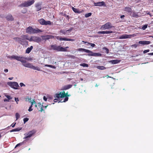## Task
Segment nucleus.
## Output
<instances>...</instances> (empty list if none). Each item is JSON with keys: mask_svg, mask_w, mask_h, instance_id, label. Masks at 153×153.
Instances as JSON below:
<instances>
[{"mask_svg": "<svg viewBox=\"0 0 153 153\" xmlns=\"http://www.w3.org/2000/svg\"><path fill=\"white\" fill-rule=\"evenodd\" d=\"M9 58L10 59H15L17 61L23 63L22 64L23 65L26 67L32 68L33 65H32L31 64L28 62L26 63L25 60L27 59V58L26 57L20 56H17L12 55L9 56Z\"/></svg>", "mask_w": 153, "mask_h": 153, "instance_id": "1", "label": "nucleus"}, {"mask_svg": "<svg viewBox=\"0 0 153 153\" xmlns=\"http://www.w3.org/2000/svg\"><path fill=\"white\" fill-rule=\"evenodd\" d=\"M69 47L68 46L63 48L60 45L58 46L56 45H52L51 46L50 50L57 51L66 52L67 51V49Z\"/></svg>", "mask_w": 153, "mask_h": 153, "instance_id": "2", "label": "nucleus"}, {"mask_svg": "<svg viewBox=\"0 0 153 153\" xmlns=\"http://www.w3.org/2000/svg\"><path fill=\"white\" fill-rule=\"evenodd\" d=\"M77 50L79 51H82L85 52L89 53L88 54V56H102V54L100 53H94L91 51L82 48H78L77 49Z\"/></svg>", "mask_w": 153, "mask_h": 153, "instance_id": "3", "label": "nucleus"}, {"mask_svg": "<svg viewBox=\"0 0 153 153\" xmlns=\"http://www.w3.org/2000/svg\"><path fill=\"white\" fill-rule=\"evenodd\" d=\"M42 32V31L38 28H33L31 26H29L26 29V32L30 34L37 33Z\"/></svg>", "mask_w": 153, "mask_h": 153, "instance_id": "4", "label": "nucleus"}, {"mask_svg": "<svg viewBox=\"0 0 153 153\" xmlns=\"http://www.w3.org/2000/svg\"><path fill=\"white\" fill-rule=\"evenodd\" d=\"M35 2L34 0H29L25 1L21 4L19 5V7H27L30 6Z\"/></svg>", "mask_w": 153, "mask_h": 153, "instance_id": "5", "label": "nucleus"}, {"mask_svg": "<svg viewBox=\"0 0 153 153\" xmlns=\"http://www.w3.org/2000/svg\"><path fill=\"white\" fill-rule=\"evenodd\" d=\"M36 131L35 130L33 129L30 131H29L28 133L25 134L24 135L25 136V137H24L23 139H26L28 138L31 137L36 133Z\"/></svg>", "mask_w": 153, "mask_h": 153, "instance_id": "6", "label": "nucleus"}, {"mask_svg": "<svg viewBox=\"0 0 153 153\" xmlns=\"http://www.w3.org/2000/svg\"><path fill=\"white\" fill-rule=\"evenodd\" d=\"M112 27H114V26H112L111 23L110 22H108L104 25H102L100 28V29L102 30H105L109 29Z\"/></svg>", "mask_w": 153, "mask_h": 153, "instance_id": "7", "label": "nucleus"}, {"mask_svg": "<svg viewBox=\"0 0 153 153\" xmlns=\"http://www.w3.org/2000/svg\"><path fill=\"white\" fill-rule=\"evenodd\" d=\"M29 41L30 42L33 41L35 42L39 43L42 41V39L40 38L39 37L32 36L29 39Z\"/></svg>", "mask_w": 153, "mask_h": 153, "instance_id": "8", "label": "nucleus"}, {"mask_svg": "<svg viewBox=\"0 0 153 153\" xmlns=\"http://www.w3.org/2000/svg\"><path fill=\"white\" fill-rule=\"evenodd\" d=\"M8 85L11 88L15 89H18V87L19 86L18 83L15 82H8Z\"/></svg>", "mask_w": 153, "mask_h": 153, "instance_id": "9", "label": "nucleus"}, {"mask_svg": "<svg viewBox=\"0 0 153 153\" xmlns=\"http://www.w3.org/2000/svg\"><path fill=\"white\" fill-rule=\"evenodd\" d=\"M55 38L57 39H59L60 41H73L74 40V39H68L65 37H60L59 36H55Z\"/></svg>", "mask_w": 153, "mask_h": 153, "instance_id": "10", "label": "nucleus"}, {"mask_svg": "<svg viewBox=\"0 0 153 153\" xmlns=\"http://www.w3.org/2000/svg\"><path fill=\"white\" fill-rule=\"evenodd\" d=\"M13 39L22 45H24L25 44V42L24 41V39H22V38L15 37Z\"/></svg>", "mask_w": 153, "mask_h": 153, "instance_id": "11", "label": "nucleus"}, {"mask_svg": "<svg viewBox=\"0 0 153 153\" xmlns=\"http://www.w3.org/2000/svg\"><path fill=\"white\" fill-rule=\"evenodd\" d=\"M132 37V35H128L126 34H123L120 36L119 39H126L128 38H131Z\"/></svg>", "mask_w": 153, "mask_h": 153, "instance_id": "12", "label": "nucleus"}, {"mask_svg": "<svg viewBox=\"0 0 153 153\" xmlns=\"http://www.w3.org/2000/svg\"><path fill=\"white\" fill-rule=\"evenodd\" d=\"M62 94H63L64 96H65V99H64L63 101L61 102H65L67 101L68 99V96H69V95H68V93H65V92L64 91L63 92H62Z\"/></svg>", "mask_w": 153, "mask_h": 153, "instance_id": "13", "label": "nucleus"}, {"mask_svg": "<svg viewBox=\"0 0 153 153\" xmlns=\"http://www.w3.org/2000/svg\"><path fill=\"white\" fill-rule=\"evenodd\" d=\"M41 5L42 4L40 3H38L35 4V7L36 8V11H39L41 9Z\"/></svg>", "mask_w": 153, "mask_h": 153, "instance_id": "14", "label": "nucleus"}, {"mask_svg": "<svg viewBox=\"0 0 153 153\" xmlns=\"http://www.w3.org/2000/svg\"><path fill=\"white\" fill-rule=\"evenodd\" d=\"M151 42L149 41H140L138 42V44L143 45H148L150 44Z\"/></svg>", "mask_w": 153, "mask_h": 153, "instance_id": "15", "label": "nucleus"}, {"mask_svg": "<svg viewBox=\"0 0 153 153\" xmlns=\"http://www.w3.org/2000/svg\"><path fill=\"white\" fill-rule=\"evenodd\" d=\"M43 105H41V103H38V107L37 108L39 110V111L42 112L44 111L43 109Z\"/></svg>", "mask_w": 153, "mask_h": 153, "instance_id": "16", "label": "nucleus"}, {"mask_svg": "<svg viewBox=\"0 0 153 153\" xmlns=\"http://www.w3.org/2000/svg\"><path fill=\"white\" fill-rule=\"evenodd\" d=\"M56 97H56L59 99V98H63L65 97V96L63 94H62V92H60L59 94H56Z\"/></svg>", "mask_w": 153, "mask_h": 153, "instance_id": "17", "label": "nucleus"}, {"mask_svg": "<svg viewBox=\"0 0 153 153\" xmlns=\"http://www.w3.org/2000/svg\"><path fill=\"white\" fill-rule=\"evenodd\" d=\"M94 5L96 6H105V2L103 1H101V2H99L97 3H95Z\"/></svg>", "mask_w": 153, "mask_h": 153, "instance_id": "18", "label": "nucleus"}, {"mask_svg": "<svg viewBox=\"0 0 153 153\" xmlns=\"http://www.w3.org/2000/svg\"><path fill=\"white\" fill-rule=\"evenodd\" d=\"M7 20L8 21H12L14 20V18L12 16L11 14L7 15L6 17Z\"/></svg>", "mask_w": 153, "mask_h": 153, "instance_id": "19", "label": "nucleus"}, {"mask_svg": "<svg viewBox=\"0 0 153 153\" xmlns=\"http://www.w3.org/2000/svg\"><path fill=\"white\" fill-rule=\"evenodd\" d=\"M113 33V32L111 31H99L98 32L99 34H109Z\"/></svg>", "mask_w": 153, "mask_h": 153, "instance_id": "20", "label": "nucleus"}, {"mask_svg": "<svg viewBox=\"0 0 153 153\" xmlns=\"http://www.w3.org/2000/svg\"><path fill=\"white\" fill-rule=\"evenodd\" d=\"M131 7H125L124 11H125L128 13H130L131 12Z\"/></svg>", "mask_w": 153, "mask_h": 153, "instance_id": "21", "label": "nucleus"}, {"mask_svg": "<svg viewBox=\"0 0 153 153\" xmlns=\"http://www.w3.org/2000/svg\"><path fill=\"white\" fill-rule=\"evenodd\" d=\"M72 86V85H65L63 87V90H66L71 88Z\"/></svg>", "mask_w": 153, "mask_h": 153, "instance_id": "22", "label": "nucleus"}, {"mask_svg": "<svg viewBox=\"0 0 153 153\" xmlns=\"http://www.w3.org/2000/svg\"><path fill=\"white\" fill-rule=\"evenodd\" d=\"M130 15L131 16L136 18H137L139 16L135 12H131Z\"/></svg>", "mask_w": 153, "mask_h": 153, "instance_id": "23", "label": "nucleus"}, {"mask_svg": "<svg viewBox=\"0 0 153 153\" xmlns=\"http://www.w3.org/2000/svg\"><path fill=\"white\" fill-rule=\"evenodd\" d=\"M33 47L32 46H30V48H28L26 50V53H29L30 52L31 50L33 49Z\"/></svg>", "mask_w": 153, "mask_h": 153, "instance_id": "24", "label": "nucleus"}, {"mask_svg": "<svg viewBox=\"0 0 153 153\" xmlns=\"http://www.w3.org/2000/svg\"><path fill=\"white\" fill-rule=\"evenodd\" d=\"M72 9L73 11L75 13H81V12L79 11L78 9L75 8L73 7H72Z\"/></svg>", "mask_w": 153, "mask_h": 153, "instance_id": "25", "label": "nucleus"}, {"mask_svg": "<svg viewBox=\"0 0 153 153\" xmlns=\"http://www.w3.org/2000/svg\"><path fill=\"white\" fill-rule=\"evenodd\" d=\"M38 21L41 25H45V20L44 19H41L39 20Z\"/></svg>", "mask_w": 153, "mask_h": 153, "instance_id": "26", "label": "nucleus"}, {"mask_svg": "<svg viewBox=\"0 0 153 153\" xmlns=\"http://www.w3.org/2000/svg\"><path fill=\"white\" fill-rule=\"evenodd\" d=\"M21 38L24 39V41L25 42V40L27 39L29 41V39L28 38V36L26 35H22L21 36Z\"/></svg>", "mask_w": 153, "mask_h": 153, "instance_id": "27", "label": "nucleus"}, {"mask_svg": "<svg viewBox=\"0 0 153 153\" xmlns=\"http://www.w3.org/2000/svg\"><path fill=\"white\" fill-rule=\"evenodd\" d=\"M22 128H16L13 129L10 131V132H12L14 131H18L22 129Z\"/></svg>", "mask_w": 153, "mask_h": 153, "instance_id": "28", "label": "nucleus"}, {"mask_svg": "<svg viewBox=\"0 0 153 153\" xmlns=\"http://www.w3.org/2000/svg\"><path fill=\"white\" fill-rule=\"evenodd\" d=\"M97 68L98 69L101 70H104L106 69V68L105 67L102 66H97Z\"/></svg>", "mask_w": 153, "mask_h": 153, "instance_id": "29", "label": "nucleus"}, {"mask_svg": "<svg viewBox=\"0 0 153 153\" xmlns=\"http://www.w3.org/2000/svg\"><path fill=\"white\" fill-rule=\"evenodd\" d=\"M111 63L113 64H116L120 62V61L118 59H115L111 61Z\"/></svg>", "mask_w": 153, "mask_h": 153, "instance_id": "30", "label": "nucleus"}, {"mask_svg": "<svg viewBox=\"0 0 153 153\" xmlns=\"http://www.w3.org/2000/svg\"><path fill=\"white\" fill-rule=\"evenodd\" d=\"M59 32H60V33H62V34H64V35L66 34L67 33L66 30H62V29H61L60 30Z\"/></svg>", "mask_w": 153, "mask_h": 153, "instance_id": "31", "label": "nucleus"}, {"mask_svg": "<svg viewBox=\"0 0 153 153\" xmlns=\"http://www.w3.org/2000/svg\"><path fill=\"white\" fill-rule=\"evenodd\" d=\"M42 37L43 40H45L49 39L48 35L46 36H42Z\"/></svg>", "mask_w": 153, "mask_h": 153, "instance_id": "32", "label": "nucleus"}, {"mask_svg": "<svg viewBox=\"0 0 153 153\" xmlns=\"http://www.w3.org/2000/svg\"><path fill=\"white\" fill-rule=\"evenodd\" d=\"M45 67H50L51 68H53V69H55L56 68V67L55 66H53V65H51L46 64L45 65Z\"/></svg>", "mask_w": 153, "mask_h": 153, "instance_id": "33", "label": "nucleus"}, {"mask_svg": "<svg viewBox=\"0 0 153 153\" xmlns=\"http://www.w3.org/2000/svg\"><path fill=\"white\" fill-rule=\"evenodd\" d=\"M33 69L35 70H36L38 71H40V68L37 67H35L33 65L32 68Z\"/></svg>", "mask_w": 153, "mask_h": 153, "instance_id": "34", "label": "nucleus"}, {"mask_svg": "<svg viewBox=\"0 0 153 153\" xmlns=\"http://www.w3.org/2000/svg\"><path fill=\"white\" fill-rule=\"evenodd\" d=\"M80 65L83 67H88V65L85 63L81 64H80Z\"/></svg>", "mask_w": 153, "mask_h": 153, "instance_id": "35", "label": "nucleus"}, {"mask_svg": "<svg viewBox=\"0 0 153 153\" xmlns=\"http://www.w3.org/2000/svg\"><path fill=\"white\" fill-rule=\"evenodd\" d=\"M45 25H51V22L50 21H46L45 20Z\"/></svg>", "mask_w": 153, "mask_h": 153, "instance_id": "36", "label": "nucleus"}, {"mask_svg": "<svg viewBox=\"0 0 153 153\" xmlns=\"http://www.w3.org/2000/svg\"><path fill=\"white\" fill-rule=\"evenodd\" d=\"M92 14V13H87L85 15V17L86 18H88V17L89 16H90Z\"/></svg>", "mask_w": 153, "mask_h": 153, "instance_id": "37", "label": "nucleus"}, {"mask_svg": "<svg viewBox=\"0 0 153 153\" xmlns=\"http://www.w3.org/2000/svg\"><path fill=\"white\" fill-rule=\"evenodd\" d=\"M103 50H105V52L107 53H109V49L106 47H104L102 48Z\"/></svg>", "mask_w": 153, "mask_h": 153, "instance_id": "38", "label": "nucleus"}, {"mask_svg": "<svg viewBox=\"0 0 153 153\" xmlns=\"http://www.w3.org/2000/svg\"><path fill=\"white\" fill-rule=\"evenodd\" d=\"M139 46V44H138L137 43H135V44H134L133 45H131V46L132 47H134V48H136L137 46Z\"/></svg>", "mask_w": 153, "mask_h": 153, "instance_id": "39", "label": "nucleus"}, {"mask_svg": "<svg viewBox=\"0 0 153 153\" xmlns=\"http://www.w3.org/2000/svg\"><path fill=\"white\" fill-rule=\"evenodd\" d=\"M22 13H25L27 12V10L26 8H24L22 10Z\"/></svg>", "mask_w": 153, "mask_h": 153, "instance_id": "40", "label": "nucleus"}, {"mask_svg": "<svg viewBox=\"0 0 153 153\" xmlns=\"http://www.w3.org/2000/svg\"><path fill=\"white\" fill-rule=\"evenodd\" d=\"M147 25L146 24L144 25L142 27V29L143 30H145L146 28L147 27Z\"/></svg>", "mask_w": 153, "mask_h": 153, "instance_id": "41", "label": "nucleus"}, {"mask_svg": "<svg viewBox=\"0 0 153 153\" xmlns=\"http://www.w3.org/2000/svg\"><path fill=\"white\" fill-rule=\"evenodd\" d=\"M16 120H17L20 117V115L18 113H16Z\"/></svg>", "mask_w": 153, "mask_h": 153, "instance_id": "42", "label": "nucleus"}, {"mask_svg": "<svg viewBox=\"0 0 153 153\" xmlns=\"http://www.w3.org/2000/svg\"><path fill=\"white\" fill-rule=\"evenodd\" d=\"M49 39L54 38V36L52 35H48Z\"/></svg>", "mask_w": 153, "mask_h": 153, "instance_id": "43", "label": "nucleus"}, {"mask_svg": "<svg viewBox=\"0 0 153 153\" xmlns=\"http://www.w3.org/2000/svg\"><path fill=\"white\" fill-rule=\"evenodd\" d=\"M5 96L7 98V99L10 100L12 99V97L8 95H5Z\"/></svg>", "mask_w": 153, "mask_h": 153, "instance_id": "44", "label": "nucleus"}, {"mask_svg": "<svg viewBox=\"0 0 153 153\" xmlns=\"http://www.w3.org/2000/svg\"><path fill=\"white\" fill-rule=\"evenodd\" d=\"M29 120V119L27 118H25L23 119L24 123H25L26 122H27Z\"/></svg>", "mask_w": 153, "mask_h": 153, "instance_id": "45", "label": "nucleus"}, {"mask_svg": "<svg viewBox=\"0 0 153 153\" xmlns=\"http://www.w3.org/2000/svg\"><path fill=\"white\" fill-rule=\"evenodd\" d=\"M23 144V143L22 142V143H20L18 144H17L16 146H15V148L16 147L19 146H21Z\"/></svg>", "mask_w": 153, "mask_h": 153, "instance_id": "46", "label": "nucleus"}, {"mask_svg": "<svg viewBox=\"0 0 153 153\" xmlns=\"http://www.w3.org/2000/svg\"><path fill=\"white\" fill-rule=\"evenodd\" d=\"M33 106L31 105L30 106L28 110L29 111H31L33 110V109L32 108Z\"/></svg>", "mask_w": 153, "mask_h": 153, "instance_id": "47", "label": "nucleus"}, {"mask_svg": "<svg viewBox=\"0 0 153 153\" xmlns=\"http://www.w3.org/2000/svg\"><path fill=\"white\" fill-rule=\"evenodd\" d=\"M149 51H150V50L149 49L146 50H144L143 51V53H146L149 52Z\"/></svg>", "mask_w": 153, "mask_h": 153, "instance_id": "48", "label": "nucleus"}, {"mask_svg": "<svg viewBox=\"0 0 153 153\" xmlns=\"http://www.w3.org/2000/svg\"><path fill=\"white\" fill-rule=\"evenodd\" d=\"M16 123H13L12 124H11V126L13 127V128L15 127V125H16Z\"/></svg>", "mask_w": 153, "mask_h": 153, "instance_id": "49", "label": "nucleus"}, {"mask_svg": "<svg viewBox=\"0 0 153 153\" xmlns=\"http://www.w3.org/2000/svg\"><path fill=\"white\" fill-rule=\"evenodd\" d=\"M20 85L21 87H22L23 86H25V85L23 84V83H20Z\"/></svg>", "mask_w": 153, "mask_h": 153, "instance_id": "50", "label": "nucleus"}, {"mask_svg": "<svg viewBox=\"0 0 153 153\" xmlns=\"http://www.w3.org/2000/svg\"><path fill=\"white\" fill-rule=\"evenodd\" d=\"M15 100L16 102L18 104V103L17 102L19 101V99H18V98H15Z\"/></svg>", "mask_w": 153, "mask_h": 153, "instance_id": "51", "label": "nucleus"}, {"mask_svg": "<svg viewBox=\"0 0 153 153\" xmlns=\"http://www.w3.org/2000/svg\"><path fill=\"white\" fill-rule=\"evenodd\" d=\"M90 45L92 47H94L95 46V44L93 43H90Z\"/></svg>", "mask_w": 153, "mask_h": 153, "instance_id": "52", "label": "nucleus"}, {"mask_svg": "<svg viewBox=\"0 0 153 153\" xmlns=\"http://www.w3.org/2000/svg\"><path fill=\"white\" fill-rule=\"evenodd\" d=\"M72 28H70L68 30H66L67 32H71L72 31Z\"/></svg>", "mask_w": 153, "mask_h": 153, "instance_id": "53", "label": "nucleus"}, {"mask_svg": "<svg viewBox=\"0 0 153 153\" xmlns=\"http://www.w3.org/2000/svg\"><path fill=\"white\" fill-rule=\"evenodd\" d=\"M43 99L45 101H46L47 99V98L45 96H44L43 97Z\"/></svg>", "mask_w": 153, "mask_h": 153, "instance_id": "54", "label": "nucleus"}, {"mask_svg": "<svg viewBox=\"0 0 153 153\" xmlns=\"http://www.w3.org/2000/svg\"><path fill=\"white\" fill-rule=\"evenodd\" d=\"M4 102H9V100L8 99H4Z\"/></svg>", "mask_w": 153, "mask_h": 153, "instance_id": "55", "label": "nucleus"}, {"mask_svg": "<svg viewBox=\"0 0 153 153\" xmlns=\"http://www.w3.org/2000/svg\"><path fill=\"white\" fill-rule=\"evenodd\" d=\"M57 101H58V99H55L53 100V101L54 102H56Z\"/></svg>", "mask_w": 153, "mask_h": 153, "instance_id": "56", "label": "nucleus"}, {"mask_svg": "<svg viewBox=\"0 0 153 153\" xmlns=\"http://www.w3.org/2000/svg\"><path fill=\"white\" fill-rule=\"evenodd\" d=\"M125 15H123L120 16V18L121 19L125 17Z\"/></svg>", "mask_w": 153, "mask_h": 153, "instance_id": "57", "label": "nucleus"}, {"mask_svg": "<svg viewBox=\"0 0 153 153\" xmlns=\"http://www.w3.org/2000/svg\"><path fill=\"white\" fill-rule=\"evenodd\" d=\"M8 70L7 69H5L4 70V71L5 72H6V73L7 72H8Z\"/></svg>", "mask_w": 153, "mask_h": 153, "instance_id": "58", "label": "nucleus"}, {"mask_svg": "<svg viewBox=\"0 0 153 153\" xmlns=\"http://www.w3.org/2000/svg\"><path fill=\"white\" fill-rule=\"evenodd\" d=\"M148 54L149 55H153V53H148Z\"/></svg>", "mask_w": 153, "mask_h": 153, "instance_id": "59", "label": "nucleus"}, {"mask_svg": "<svg viewBox=\"0 0 153 153\" xmlns=\"http://www.w3.org/2000/svg\"><path fill=\"white\" fill-rule=\"evenodd\" d=\"M86 42V43L85 44L86 45H90V43H89V42Z\"/></svg>", "mask_w": 153, "mask_h": 153, "instance_id": "60", "label": "nucleus"}, {"mask_svg": "<svg viewBox=\"0 0 153 153\" xmlns=\"http://www.w3.org/2000/svg\"><path fill=\"white\" fill-rule=\"evenodd\" d=\"M32 102L33 103V104H35L36 103V102L34 100H33Z\"/></svg>", "mask_w": 153, "mask_h": 153, "instance_id": "61", "label": "nucleus"}, {"mask_svg": "<svg viewBox=\"0 0 153 153\" xmlns=\"http://www.w3.org/2000/svg\"><path fill=\"white\" fill-rule=\"evenodd\" d=\"M31 98H28V101H29V102H31Z\"/></svg>", "mask_w": 153, "mask_h": 153, "instance_id": "62", "label": "nucleus"}, {"mask_svg": "<svg viewBox=\"0 0 153 153\" xmlns=\"http://www.w3.org/2000/svg\"><path fill=\"white\" fill-rule=\"evenodd\" d=\"M13 78V77H10L8 78V79L10 80H12Z\"/></svg>", "mask_w": 153, "mask_h": 153, "instance_id": "63", "label": "nucleus"}, {"mask_svg": "<svg viewBox=\"0 0 153 153\" xmlns=\"http://www.w3.org/2000/svg\"><path fill=\"white\" fill-rule=\"evenodd\" d=\"M31 105H32V106H33V102H31Z\"/></svg>", "mask_w": 153, "mask_h": 153, "instance_id": "64", "label": "nucleus"}]
</instances>
